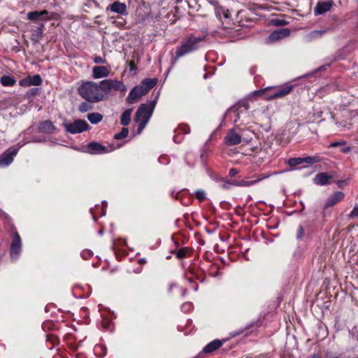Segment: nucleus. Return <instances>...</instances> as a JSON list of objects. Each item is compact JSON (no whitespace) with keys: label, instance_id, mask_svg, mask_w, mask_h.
<instances>
[{"label":"nucleus","instance_id":"25","mask_svg":"<svg viewBox=\"0 0 358 358\" xmlns=\"http://www.w3.org/2000/svg\"><path fill=\"white\" fill-rule=\"evenodd\" d=\"M303 163H306L308 164H315V163L320 162L321 159H320V156L315 155L313 157H303Z\"/></svg>","mask_w":358,"mask_h":358},{"label":"nucleus","instance_id":"22","mask_svg":"<svg viewBox=\"0 0 358 358\" xmlns=\"http://www.w3.org/2000/svg\"><path fill=\"white\" fill-rule=\"evenodd\" d=\"M132 109L126 110L121 116L120 123L124 126H127L131 121V115Z\"/></svg>","mask_w":358,"mask_h":358},{"label":"nucleus","instance_id":"5","mask_svg":"<svg viewBox=\"0 0 358 358\" xmlns=\"http://www.w3.org/2000/svg\"><path fill=\"white\" fill-rule=\"evenodd\" d=\"M203 40V38L201 37H195L193 36L187 38L177 48L176 52V59L174 62H176V59L179 57H183L184 55L197 50L199 48V43H201Z\"/></svg>","mask_w":358,"mask_h":358},{"label":"nucleus","instance_id":"21","mask_svg":"<svg viewBox=\"0 0 358 358\" xmlns=\"http://www.w3.org/2000/svg\"><path fill=\"white\" fill-rule=\"evenodd\" d=\"M55 128L52 122L49 120H45L41 122L39 125V130L41 132L52 134L55 131Z\"/></svg>","mask_w":358,"mask_h":358},{"label":"nucleus","instance_id":"9","mask_svg":"<svg viewBox=\"0 0 358 358\" xmlns=\"http://www.w3.org/2000/svg\"><path fill=\"white\" fill-rule=\"evenodd\" d=\"M268 177L269 176L266 174L255 175L254 176V180H240L233 182V185L241 187H250L262 181L264 179L268 178Z\"/></svg>","mask_w":358,"mask_h":358},{"label":"nucleus","instance_id":"41","mask_svg":"<svg viewBox=\"0 0 358 358\" xmlns=\"http://www.w3.org/2000/svg\"><path fill=\"white\" fill-rule=\"evenodd\" d=\"M130 66H131V69H132L134 68V64L132 62L130 64Z\"/></svg>","mask_w":358,"mask_h":358},{"label":"nucleus","instance_id":"24","mask_svg":"<svg viewBox=\"0 0 358 358\" xmlns=\"http://www.w3.org/2000/svg\"><path fill=\"white\" fill-rule=\"evenodd\" d=\"M1 83L3 86L10 87L15 85V80L11 76H3L1 78Z\"/></svg>","mask_w":358,"mask_h":358},{"label":"nucleus","instance_id":"15","mask_svg":"<svg viewBox=\"0 0 358 358\" xmlns=\"http://www.w3.org/2000/svg\"><path fill=\"white\" fill-rule=\"evenodd\" d=\"M290 34V30L287 28L280 29L277 31H274L269 36V40L272 42L282 39Z\"/></svg>","mask_w":358,"mask_h":358},{"label":"nucleus","instance_id":"12","mask_svg":"<svg viewBox=\"0 0 358 358\" xmlns=\"http://www.w3.org/2000/svg\"><path fill=\"white\" fill-rule=\"evenodd\" d=\"M334 176L329 175L328 173L322 172L315 176L314 178V183L317 185H329L331 182Z\"/></svg>","mask_w":358,"mask_h":358},{"label":"nucleus","instance_id":"4","mask_svg":"<svg viewBox=\"0 0 358 358\" xmlns=\"http://www.w3.org/2000/svg\"><path fill=\"white\" fill-rule=\"evenodd\" d=\"M293 85L285 84L277 87H268L259 91L258 94H264V98L267 100L282 98L289 94L293 89Z\"/></svg>","mask_w":358,"mask_h":358},{"label":"nucleus","instance_id":"31","mask_svg":"<svg viewBox=\"0 0 358 358\" xmlns=\"http://www.w3.org/2000/svg\"><path fill=\"white\" fill-rule=\"evenodd\" d=\"M187 252V248H180V250H178L177 251L176 257L178 259L184 258L186 256Z\"/></svg>","mask_w":358,"mask_h":358},{"label":"nucleus","instance_id":"8","mask_svg":"<svg viewBox=\"0 0 358 358\" xmlns=\"http://www.w3.org/2000/svg\"><path fill=\"white\" fill-rule=\"evenodd\" d=\"M241 142V136L238 134L234 129H230L224 137V143L229 146L238 145Z\"/></svg>","mask_w":358,"mask_h":358},{"label":"nucleus","instance_id":"7","mask_svg":"<svg viewBox=\"0 0 358 358\" xmlns=\"http://www.w3.org/2000/svg\"><path fill=\"white\" fill-rule=\"evenodd\" d=\"M22 248L21 238L18 233L15 232L10 245V257L13 259H17L20 255Z\"/></svg>","mask_w":358,"mask_h":358},{"label":"nucleus","instance_id":"18","mask_svg":"<svg viewBox=\"0 0 358 358\" xmlns=\"http://www.w3.org/2000/svg\"><path fill=\"white\" fill-rule=\"evenodd\" d=\"M47 15L48 11L45 10L42 11L29 12L27 14V19L33 22H36L40 20H47Z\"/></svg>","mask_w":358,"mask_h":358},{"label":"nucleus","instance_id":"17","mask_svg":"<svg viewBox=\"0 0 358 358\" xmlns=\"http://www.w3.org/2000/svg\"><path fill=\"white\" fill-rule=\"evenodd\" d=\"M344 198V194L342 192H336L334 194L331 195L327 200L324 208L334 206L338 202L342 201Z\"/></svg>","mask_w":358,"mask_h":358},{"label":"nucleus","instance_id":"10","mask_svg":"<svg viewBox=\"0 0 358 358\" xmlns=\"http://www.w3.org/2000/svg\"><path fill=\"white\" fill-rule=\"evenodd\" d=\"M42 83V79L39 75L27 76L19 81V85L22 87L38 86Z\"/></svg>","mask_w":358,"mask_h":358},{"label":"nucleus","instance_id":"34","mask_svg":"<svg viewBox=\"0 0 358 358\" xmlns=\"http://www.w3.org/2000/svg\"><path fill=\"white\" fill-rule=\"evenodd\" d=\"M94 62L95 64H106V60L104 58H102L100 56H96L94 59Z\"/></svg>","mask_w":358,"mask_h":358},{"label":"nucleus","instance_id":"14","mask_svg":"<svg viewBox=\"0 0 358 358\" xmlns=\"http://www.w3.org/2000/svg\"><path fill=\"white\" fill-rule=\"evenodd\" d=\"M17 150H13L10 152H6L0 155V166L4 167L10 164L13 161V157L17 155Z\"/></svg>","mask_w":358,"mask_h":358},{"label":"nucleus","instance_id":"3","mask_svg":"<svg viewBox=\"0 0 358 358\" xmlns=\"http://www.w3.org/2000/svg\"><path fill=\"white\" fill-rule=\"evenodd\" d=\"M157 83L156 78L144 79L141 83L134 87L129 92L127 100L129 103L138 101L143 96L145 95Z\"/></svg>","mask_w":358,"mask_h":358},{"label":"nucleus","instance_id":"39","mask_svg":"<svg viewBox=\"0 0 358 358\" xmlns=\"http://www.w3.org/2000/svg\"><path fill=\"white\" fill-rule=\"evenodd\" d=\"M38 92H39V89H38V88H33L31 90V94H36L38 93Z\"/></svg>","mask_w":358,"mask_h":358},{"label":"nucleus","instance_id":"37","mask_svg":"<svg viewBox=\"0 0 358 358\" xmlns=\"http://www.w3.org/2000/svg\"><path fill=\"white\" fill-rule=\"evenodd\" d=\"M43 28H44V24L43 23L40 24L39 27L37 28V31L40 36L43 33Z\"/></svg>","mask_w":358,"mask_h":358},{"label":"nucleus","instance_id":"38","mask_svg":"<svg viewBox=\"0 0 358 358\" xmlns=\"http://www.w3.org/2000/svg\"><path fill=\"white\" fill-rule=\"evenodd\" d=\"M191 306H192V304L190 303H186L182 304V309L183 310H186L190 308Z\"/></svg>","mask_w":358,"mask_h":358},{"label":"nucleus","instance_id":"6","mask_svg":"<svg viewBox=\"0 0 358 358\" xmlns=\"http://www.w3.org/2000/svg\"><path fill=\"white\" fill-rule=\"evenodd\" d=\"M66 131L71 134H78L89 129V124L85 120H76L71 123H64Z\"/></svg>","mask_w":358,"mask_h":358},{"label":"nucleus","instance_id":"28","mask_svg":"<svg viewBox=\"0 0 358 358\" xmlns=\"http://www.w3.org/2000/svg\"><path fill=\"white\" fill-rule=\"evenodd\" d=\"M326 33L325 30H315L310 33L309 36L311 39H316L322 37Z\"/></svg>","mask_w":358,"mask_h":358},{"label":"nucleus","instance_id":"32","mask_svg":"<svg viewBox=\"0 0 358 358\" xmlns=\"http://www.w3.org/2000/svg\"><path fill=\"white\" fill-rule=\"evenodd\" d=\"M196 198L199 201H202L206 198V193L203 190H198L196 192Z\"/></svg>","mask_w":358,"mask_h":358},{"label":"nucleus","instance_id":"42","mask_svg":"<svg viewBox=\"0 0 358 358\" xmlns=\"http://www.w3.org/2000/svg\"><path fill=\"white\" fill-rule=\"evenodd\" d=\"M276 24H278V25H282V24H283V23L278 22V23H276Z\"/></svg>","mask_w":358,"mask_h":358},{"label":"nucleus","instance_id":"30","mask_svg":"<svg viewBox=\"0 0 358 358\" xmlns=\"http://www.w3.org/2000/svg\"><path fill=\"white\" fill-rule=\"evenodd\" d=\"M129 134V130L127 128H125V127H123L122 129V131L120 132V133H117L115 135V139H122L123 138H125L128 136Z\"/></svg>","mask_w":358,"mask_h":358},{"label":"nucleus","instance_id":"1","mask_svg":"<svg viewBox=\"0 0 358 358\" xmlns=\"http://www.w3.org/2000/svg\"><path fill=\"white\" fill-rule=\"evenodd\" d=\"M113 91L124 92L126 87L122 81L106 79L99 83L94 81L82 82L78 88V94L83 99L91 103L107 99Z\"/></svg>","mask_w":358,"mask_h":358},{"label":"nucleus","instance_id":"33","mask_svg":"<svg viewBox=\"0 0 358 358\" xmlns=\"http://www.w3.org/2000/svg\"><path fill=\"white\" fill-rule=\"evenodd\" d=\"M348 217L350 219L358 218V206H355L354 207L352 210L349 214Z\"/></svg>","mask_w":358,"mask_h":358},{"label":"nucleus","instance_id":"13","mask_svg":"<svg viewBox=\"0 0 358 358\" xmlns=\"http://www.w3.org/2000/svg\"><path fill=\"white\" fill-rule=\"evenodd\" d=\"M110 74V68L105 66H96L92 69V77L94 79L106 78Z\"/></svg>","mask_w":358,"mask_h":358},{"label":"nucleus","instance_id":"35","mask_svg":"<svg viewBox=\"0 0 358 358\" xmlns=\"http://www.w3.org/2000/svg\"><path fill=\"white\" fill-rule=\"evenodd\" d=\"M303 236V229L301 226H299L297 230L296 237L297 238H301Z\"/></svg>","mask_w":358,"mask_h":358},{"label":"nucleus","instance_id":"20","mask_svg":"<svg viewBox=\"0 0 358 358\" xmlns=\"http://www.w3.org/2000/svg\"><path fill=\"white\" fill-rule=\"evenodd\" d=\"M222 345V342L220 340L215 339L206 345L203 352L205 353L212 352L220 348Z\"/></svg>","mask_w":358,"mask_h":358},{"label":"nucleus","instance_id":"40","mask_svg":"<svg viewBox=\"0 0 358 358\" xmlns=\"http://www.w3.org/2000/svg\"><path fill=\"white\" fill-rule=\"evenodd\" d=\"M341 143L339 142H334L330 145V147L334 148L339 145Z\"/></svg>","mask_w":358,"mask_h":358},{"label":"nucleus","instance_id":"29","mask_svg":"<svg viewBox=\"0 0 358 358\" xmlns=\"http://www.w3.org/2000/svg\"><path fill=\"white\" fill-rule=\"evenodd\" d=\"M91 108L92 106L87 102H82L78 106V110L80 113H85Z\"/></svg>","mask_w":358,"mask_h":358},{"label":"nucleus","instance_id":"26","mask_svg":"<svg viewBox=\"0 0 358 358\" xmlns=\"http://www.w3.org/2000/svg\"><path fill=\"white\" fill-rule=\"evenodd\" d=\"M249 103L247 101H242L238 103L237 110L238 111L237 113V118L239 117V112H243V110L246 111L249 109Z\"/></svg>","mask_w":358,"mask_h":358},{"label":"nucleus","instance_id":"23","mask_svg":"<svg viewBox=\"0 0 358 358\" xmlns=\"http://www.w3.org/2000/svg\"><path fill=\"white\" fill-rule=\"evenodd\" d=\"M88 120L92 123V124H97L99 122H100L102 119H103V116L102 115H101L100 113H89L87 116Z\"/></svg>","mask_w":358,"mask_h":358},{"label":"nucleus","instance_id":"2","mask_svg":"<svg viewBox=\"0 0 358 358\" xmlns=\"http://www.w3.org/2000/svg\"><path fill=\"white\" fill-rule=\"evenodd\" d=\"M157 103L155 99L148 103H142L139 106L135 115L134 121L138 124L137 132L140 134L151 117Z\"/></svg>","mask_w":358,"mask_h":358},{"label":"nucleus","instance_id":"27","mask_svg":"<svg viewBox=\"0 0 358 358\" xmlns=\"http://www.w3.org/2000/svg\"><path fill=\"white\" fill-rule=\"evenodd\" d=\"M303 163V157H294V158H290L288 160V164L291 167H294L297 165H299Z\"/></svg>","mask_w":358,"mask_h":358},{"label":"nucleus","instance_id":"19","mask_svg":"<svg viewBox=\"0 0 358 358\" xmlns=\"http://www.w3.org/2000/svg\"><path fill=\"white\" fill-rule=\"evenodd\" d=\"M332 3L330 1L319 2L315 8V15H321L329 11L331 8Z\"/></svg>","mask_w":358,"mask_h":358},{"label":"nucleus","instance_id":"36","mask_svg":"<svg viewBox=\"0 0 358 358\" xmlns=\"http://www.w3.org/2000/svg\"><path fill=\"white\" fill-rule=\"evenodd\" d=\"M237 173H238V171H237L236 169H231L229 170V175L231 177H234V176H236Z\"/></svg>","mask_w":358,"mask_h":358},{"label":"nucleus","instance_id":"11","mask_svg":"<svg viewBox=\"0 0 358 358\" xmlns=\"http://www.w3.org/2000/svg\"><path fill=\"white\" fill-rule=\"evenodd\" d=\"M110 10L113 13H117L122 15H127V6L124 3L120 1H115L106 8V10Z\"/></svg>","mask_w":358,"mask_h":358},{"label":"nucleus","instance_id":"16","mask_svg":"<svg viewBox=\"0 0 358 358\" xmlns=\"http://www.w3.org/2000/svg\"><path fill=\"white\" fill-rule=\"evenodd\" d=\"M87 152L92 155L101 154L107 151L106 147L96 142H92L89 143L87 145Z\"/></svg>","mask_w":358,"mask_h":358}]
</instances>
